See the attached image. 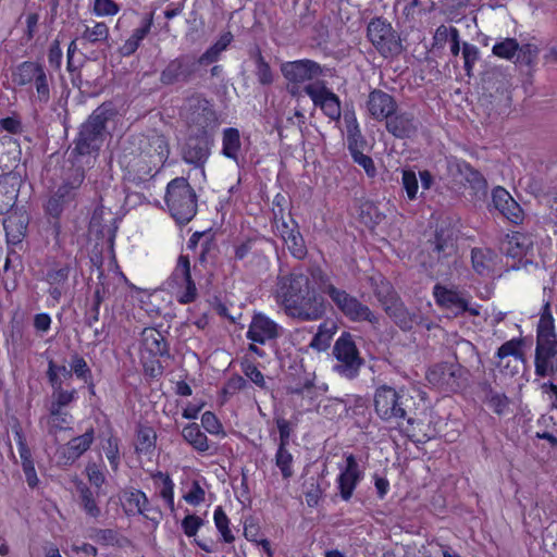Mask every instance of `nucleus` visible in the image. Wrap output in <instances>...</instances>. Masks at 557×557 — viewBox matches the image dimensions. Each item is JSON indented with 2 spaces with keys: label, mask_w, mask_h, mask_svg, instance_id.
I'll list each match as a JSON object with an SVG mask.
<instances>
[{
  "label": "nucleus",
  "mask_w": 557,
  "mask_h": 557,
  "mask_svg": "<svg viewBox=\"0 0 557 557\" xmlns=\"http://www.w3.org/2000/svg\"><path fill=\"white\" fill-rule=\"evenodd\" d=\"M212 134L190 133L183 148V160L195 168H203L211 154Z\"/></svg>",
  "instance_id": "22"
},
{
  "label": "nucleus",
  "mask_w": 557,
  "mask_h": 557,
  "mask_svg": "<svg viewBox=\"0 0 557 557\" xmlns=\"http://www.w3.org/2000/svg\"><path fill=\"white\" fill-rule=\"evenodd\" d=\"M182 115L191 133L211 134L218 124L211 101L199 94L187 98Z\"/></svg>",
  "instance_id": "12"
},
{
  "label": "nucleus",
  "mask_w": 557,
  "mask_h": 557,
  "mask_svg": "<svg viewBox=\"0 0 557 557\" xmlns=\"http://www.w3.org/2000/svg\"><path fill=\"white\" fill-rule=\"evenodd\" d=\"M405 388H396L387 384L375 387L373 407L376 416L385 423L394 424L395 429L410 442L417 443L416 429L420 422L410 417L407 410Z\"/></svg>",
  "instance_id": "2"
},
{
  "label": "nucleus",
  "mask_w": 557,
  "mask_h": 557,
  "mask_svg": "<svg viewBox=\"0 0 557 557\" xmlns=\"http://www.w3.org/2000/svg\"><path fill=\"white\" fill-rule=\"evenodd\" d=\"M290 226L284 219V209L273 210L272 227L276 230L277 235L286 245L289 253L297 260H304L308 255V249L299 231L298 223L292 219Z\"/></svg>",
  "instance_id": "16"
},
{
  "label": "nucleus",
  "mask_w": 557,
  "mask_h": 557,
  "mask_svg": "<svg viewBox=\"0 0 557 557\" xmlns=\"http://www.w3.org/2000/svg\"><path fill=\"white\" fill-rule=\"evenodd\" d=\"M213 520L216 530L222 536V541L227 544H232L235 541V536L230 528L231 521L222 506H216L213 512Z\"/></svg>",
  "instance_id": "55"
},
{
  "label": "nucleus",
  "mask_w": 557,
  "mask_h": 557,
  "mask_svg": "<svg viewBox=\"0 0 557 557\" xmlns=\"http://www.w3.org/2000/svg\"><path fill=\"white\" fill-rule=\"evenodd\" d=\"M536 341H557L555 319L552 313L549 301H546L542 306L540 320L536 326Z\"/></svg>",
  "instance_id": "42"
},
{
  "label": "nucleus",
  "mask_w": 557,
  "mask_h": 557,
  "mask_svg": "<svg viewBox=\"0 0 557 557\" xmlns=\"http://www.w3.org/2000/svg\"><path fill=\"white\" fill-rule=\"evenodd\" d=\"M518 49V40L512 37H506L493 46L492 53L498 59L512 60L516 57Z\"/></svg>",
  "instance_id": "56"
},
{
  "label": "nucleus",
  "mask_w": 557,
  "mask_h": 557,
  "mask_svg": "<svg viewBox=\"0 0 557 557\" xmlns=\"http://www.w3.org/2000/svg\"><path fill=\"white\" fill-rule=\"evenodd\" d=\"M377 299L384 306L386 314L404 331L413 327L416 315L406 308L388 282H382V287L375 289Z\"/></svg>",
  "instance_id": "17"
},
{
  "label": "nucleus",
  "mask_w": 557,
  "mask_h": 557,
  "mask_svg": "<svg viewBox=\"0 0 557 557\" xmlns=\"http://www.w3.org/2000/svg\"><path fill=\"white\" fill-rule=\"evenodd\" d=\"M113 115L114 110L111 107L101 104L88 116L81 125L73 141V157H97L99 154L108 134L107 124Z\"/></svg>",
  "instance_id": "6"
},
{
  "label": "nucleus",
  "mask_w": 557,
  "mask_h": 557,
  "mask_svg": "<svg viewBox=\"0 0 557 557\" xmlns=\"http://www.w3.org/2000/svg\"><path fill=\"white\" fill-rule=\"evenodd\" d=\"M137 149L149 159L152 166L161 169L169 159L170 145L163 134L154 133L139 140Z\"/></svg>",
  "instance_id": "27"
},
{
  "label": "nucleus",
  "mask_w": 557,
  "mask_h": 557,
  "mask_svg": "<svg viewBox=\"0 0 557 557\" xmlns=\"http://www.w3.org/2000/svg\"><path fill=\"white\" fill-rule=\"evenodd\" d=\"M293 455L286 446L278 445L275 454V465L280 469L284 479H289L293 475Z\"/></svg>",
  "instance_id": "58"
},
{
  "label": "nucleus",
  "mask_w": 557,
  "mask_h": 557,
  "mask_svg": "<svg viewBox=\"0 0 557 557\" xmlns=\"http://www.w3.org/2000/svg\"><path fill=\"white\" fill-rule=\"evenodd\" d=\"M12 433L17 445L26 483L30 488H36L39 484V479L35 469V461L33 459L32 450L27 445L23 428L18 421L12 425Z\"/></svg>",
  "instance_id": "29"
},
{
  "label": "nucleus",
  "mask_w": 557,
  "mask_h": 557,
  "mask_svg": "<svg viewBox=\"0 0 557 557\" xmlns=\"http://www.w3.org/2000/svg\"><path fill=\"white\" fill-rule=\"evenodd\" d=\"M524 341L521 337H515L505 342L495 352V358L502 361L507 357H513L517 360H524L523 354Z\"/></svg>",
  "instance_id": "49"
},
{
  "label": "nucleus",
  "mask_w": 557,
  "mask_h": 557,
  "mask_svg": "<svg viewBox=\"0 0 557 557\" xmlns=\"http://www.w3.org/2000/svg\"><path fill=\"white\" fill-rule=\"evenodd\" d=\"M12 82L22 91L29 95L38 104H48L51 99L53 75L39 60H25L12 71Z\"/></svg>",
  "instance_id": "5"
},
{
  "label": "nucleus",
  "mask_w": 557,
  "mask_h": 557,
  "mask_svg": "<svg viewBox=\"0 0 557 557\" xmlns=\"http://www.w3.org/2000/svg\"><path fill=\"white\" fill-rule=\"evenodd\" d=\"M78 399V393L76 388H60L51 392V396L46 407L52 409L67 410L71 404Z\"/></svg>",
  "instance_id": "46"
},
{
  "label": "nucleus",
  "mask_w": 557,
  "mask_h": 557,
  "mask_svg": "<svg viewBox=\"0 0 557 557\" xmlns=\"http://www.w3.org/2000/svg\"><path fill=\"white\" fill-rule=\"evenodd\" d=\"M143 336L141 352L170 357L169 345L160 332L154 329L145 330Z\"/></svg>",
  "instance_id": "41"
},
{
  "label": "nucleus",
  "mask_w": 557,
  "mask_h": 557,
  "mask_svg": "<svg viewBox=\"0 0 557 557\" xmlns=\"http://www.w3.org/2000/svg\"><path fill=\"white\" fill-rule=\"evenodd\" d=\"M106 466L103 463H97L90 461L85 467V474L89 481V483L96 487L101 488L106 483Z\"/></svg>",
  "instance_id": "59"
},
{
  "label": "nucleus",
  "mask_w": 557,
  "mask_h": 557,
  "mask_svg": "<svg viewBox=\"0 0 557 557\" xmlns=\"http://www.w3.org/2000/svg\"><path fill=\"white\" fill-rule=\"evenodd\" d=\"M242 138L239 129L236 127L224 128L222 132V156L238 164Z\"/></svg>",
  "instance_id": "38"
},
{
  "label": "nucleus",
  "mask_w": 557,
  "mask_h": 557,
  "mask_svg": "<svg viewBox=\"0 0 557 557\" xmlns=\"http://www.w3.org/2000/svg\"><path fill=\"white\" fill-rule=\"evenodd\" d=\"M240 370L244 375L251 381L257 387L264 389L267 388V382L263 373L258 369L255 363V359L249 358L245 355L239 361Z\"/></svg>",
  "instance_id": "51"
},
{
  "label": "nucleus",
  "mask_w": 557,
  "mask_h": 557,
  "mask_svg": "<svg viewBox=\"0 0 557 557\" xmlns=\"http://www.w3.org/2000/svg\"><path fill=\"white\" fill-rule=\"evenodd\" d=\"M95 441L96 430L90 425L84 433L73 436L66 443L58 446L55 450L58 466L62 468L74 466L88 450H90Z\"/></svg>",
  "instance_id": "18"
},
{
  "label": "nucleus",
  "mask_w": 557,
  "mask_h": 557,
  "mask_svg": "<svg viewBox=\"0 0 557 557\" xmlns=\"http://www.w3.org/2000/svg\"><path fill=\"white\" fill-rule=\"evenodd\" d=\"M18 191L14 177L9 175L0 177V214L8 213L15 206Z\"/></svg>",
  "instance_id": "40"
},
{
  "label": "nucleus",
  "mask_w": 557,
  "mask_h": 557,
  "mask_svg": "<svg viewBox=\"0 0 557 557\" xmlns=\"http://www.w3.org/2000/svg\"><path fill=\"white\" fill-rule=\"evenodd\" d=\"M119 162L128 180L137 184L153 177L160 170L158 166H152L149 159L137 148L125 152Z\"/></svg>",
  "instance_id": "21"
},
{
  "label": "nucleus",
  "mask_w": 557,
  "mask_h": 557,
  "mask_svg": "<svg viewBox=\"0 0 557 557\" xmlns=\"http://www.w3.org/2000/svg\"><path fill=\"white\" fill-rule=\"evenodd\" d=\"M281 326L262 312H255L246 332V338L259 345L275 341L281 335Z\"/></svg>",
  "instance_id": "24"
},
{
  "label": "nucleus",
  "mask_w": 557,
  "mask_h": 557,
  "mask_svg": "<svg viewBox=\"0 0 557 557\" xmlns=\"http://www.w3.org/2000/svg\"><path fill=\"white\" fill-rule=\"evenodd\" d=\"M470 373L458 362H440L426 372L428 382L441 393L457 394L469 385Z\"/></svg>",
  "instance_id": "9"
},
{
  "label": "nucleus",
  "mask_w": 557,
  "mask_h": 557,
  "mask_svg": "<svg viewBox=\"0 0 557 557\" xmlns=\"http://www.w3.org/2000/svg\"><path fill=\"white\" fill-rule=\"evenodd\" d=\"M153 11L146 13L141 17L139 25L132 30L129 37L125 39L124 42L119 47L117 51L120 55L128 58L139 49L145 38L151 32L153 26Z\"/></svg>",
  "instance_id": "34"
},
{
  "label": "nucleus",
  "mask_w": 557,
  "mask_h": 557,
  "mask_svg": "<svg viewBox=\"0 0 557 557\" xmlns=\"http://www.w3.org/2000/svg\"><path fill=\"white\" fill-rule=\"evenodd\" d=\"M502 258L491 248L475 247L471 250L473 271L482 277H491L499 269Z\"/></svg>",
  "instance_id": "32"
},
{
  "label": "nucleus",
  "mask_w": 557,
  "mask_h": 557,
  "mask_svg": "<svg viewBox=\"0 0 557 557\" xmlns=\"http://www.w3.org/2000/svg\"><path fill=\"white\" fill-rule=\"evenodd\" d=\"M47 408V413L39 418V424L44 426L51 436H57L60 432L71 430L73 416L69 410Z\"/></svg>",
  "instance_id": "35"
},
{
  "label": "nucleus",
  "mask_w": 557,
  "mask_h": 557,
  "mask_svg": "<svg viewBox=\"0 0 557 557\" xmlns=\"http://www.w3.org/2000/svg\"><path fill=\"white\" fill-rule=\"evenodd\" d=\"M433 297L440 308L453 312L456 317L466 312L471 315L479 314L476 309L469 308V301L455 288L437 283L433 287Z\"/></svg>",
  "instance_id": "23"
},
{
  "label": "nucleus",
  "mask_w": 557,
  "mask_h": 557,
  "mask_svg": "<svg viewBox=\"0 0 557 557\" xmlns=\"http://www.w3.org/2000/svg\"><path fill=\"white\" fill-rule=\"evenodd\" d=\"M164 203L171 218L178 225L188 224L197 214L198 196L187 178L171 180L165 187Z\"/></svg>",
  "instance_id": "7"
},
{
  "label": "nucleus",
  "mask_w": 557,
  "mask_h": 557,
  "mask_svg": "<svg viewBox=\"0 0 557 557\" xmlns=\"http://www.w3.org/2000/svg\"><path fill=\"white\" fill-rule=\"evenodd\" d=\"M397 108V101L392 95L381 89H373L369 92L367 109L373 120L383 122L394 113Z\"/></svg>",
  "instance_id": "31"
},
{
  "label": "nucleus",
  "mask_w": 557,
  "mask_h": 557,
  "mask_svg": "<svg viewBox=\"0 0 557 557\" xmlns=\"http://www.w3.org/2000/svg\"><path fill=\"white\" fill-rule=\"evenodd\" d=\"M284 78L294 85H301L324 76L323 66L311 59L286 61L281 64Z\"/></svg>",
  "instance_id": "20"
},
{
  "label": "nucleus",
  "mask_w": 557,
  "mask_h": 557,
  "mask_svg": "<svg viewBox=\"0 0 557 557\" xmlns=\"http://www.w3.org/2000/svg\"><path fill=\"white\" fill-rule=\"evenodd\" d=\"M367 38L384 59H395L404 51L399 34L382 16L373 17L368 23Z\"/></svg>",
  "instance_id": "11"
},
{
  "label": "nucleus",
  "mask_w": 557,
  "mask_h": 557,
  "mask_svg": "<svg viewBox=\"0 0 557 557\" xmlns=\"http://www.w3.org/2000/svg\"><path fill=\"white\" fill-rule=\"evenodd\" d=\"M198 72L196 58L191 54H181L165 65L160 73L162 85L171 86L177 83H188Z\"/></svg>",
  "instance_id": "19"
},
{
  "label": "nucleus",
  "mask_w": 557,
  "mask_h": 557,
  "mask_svg": "<svg viewBox=\"0 0 557 557\" xmlns=\"http://www.w3.org/2000/svg\"><path fill=\"white\" fill-rule=\"evenodd\" d=\"M85 180V173L82 169L73 170L67 174L49 196L44 205V211L47 216L53 219L52 233L58 239L61 234L60 219L64 209L75 200L77 191Z\"/></svg>",
  "instance_id": "8"
},
{
  "label": "nucleus",
  "mask_w": 557,
  "mask_h": 557,
  "mask_svg": "<svg viewBox=\"0 0 557 557\" xmlns=\"http://www.w3.org/2000/svg\"><path fill=\"white\" fill-rule=\"evenodd\" d=\"M492 202L495 209L513 225H521L525 214L522 207L513 199L510 193L502 187L496 186L492 190Z\"/></svg>",
  "instance_id": "25"
},
{
  "label": "nucleus",
  "mask_w": 557,
  "mask_h": 557,
  "mask_svg": "<svg viewBox=\"0 0 557 557\" xmlns=\"http://www.w3.org/2000/svg\"><path fill=\"white\" fill-rule=\"evenodd\" d=\"M76 490L78 492L79 505L84 512L90 518H99L101 515V509L98 506L95 493L91 491V488L86 483L79 482L76 485Z\"/></svg>",
  "instance_id": "44"
},
{
  "label": "nucleus",
  "mask_w": 557,
  "mask_h": 557,
  "mask_svg": "<svg viewBox=\"0 0 557 557\" xmlns=\"http://www.w3.org/2000/svg\"><path fill=\"white\" fill-rule=\"evenodd\" d=\"M110 30L106 22H95L92 26H85L81 39L88 44L106 42L109 39Z\"/></svg>",
  "instance_id": "48"
},
{
  "label": "nucleus",
  "mask_w": 557,
  "mask_h": 557,
  "mask_svg": "<svg viewBox=\"0 0 557 557\" xmlns=\"http://www.w3.org/2000/svg\"><path fill=\"white\" fill-rule=\"evenodd\" d=\"M162 356L141 352V364L144 374L149 379H158L162 376L164 368L160 361Z\"/></svg>",
  "instance_id": "57"
},
{
  "label": "nucleus",
  "mask_w": 557,
  "mask_h": 557,
  "mask_svg": "<svg viewBox=\"0 0 557 557\" xmlns=\"http://www.w3.org/2000/svg\"><path fill=\"white\" fill-rule=\"evenodd\" d=\"M539 49L533 44H519V49L516 54V64L531 66L535 63L537 58Z\"/></svg>",
  "instance_id": "62"
},
{
  "label": "nucleus",
  "mask_w": 557,
  "mask_h": 557,
  "mask_svg": "<svg viewBox=\"0 0 557 557\" xmlns=\"http://www.w3.org/2000/svg\"><path fill=\"white\" fill-rule=\"evenodd\" d=\"M311 278L317 283L320 292L326 295L337 310L351 322H369L377 324V315L361 302L357 297L352 296L345 289L336 287L331 276L320 267L310 271Z\"/></svg>",
  "instance_id": "3"
},
{
  "label": "nucleus",
  "mask_w": 557,
  "mask_h": 557,
  "mask_svg": "<svg viewBox=\"0 0 557 557\" xmlns=\"http://www.w3.org/2000/svg\"><path fill=\"white\" fill-rule=\"evenodd\" d=\"M122 508L126 516L141 515L146 519L156 520L152 513L160 515L154 507L151 506L147 495L141 490L132 488L124 491L121 496Z\"/></svg>",
  "instance_id": "30"
},
{
  "label": "nucleus",
  "mask_w": 557,
  "mask_h": 557,
  "mask_svg": "<svg viewBox=\"0 0 557 557\" xmlns=\"http://www.w3.org/2000/svg\"><path fill=\"white\" fill-rule=\"evenodd\" d=\"M432 251L436 252L438 256L446 252L448 247L453 246L454 243V232L448 226H437L433 238L429 240Z\"/></svg>",
  "instance_id": "47"
},
{
  "label": "nucleus",
  "mask_w": 557,
  "mask_h": 557,
  "mask_svg": "<svg viewBox=\"0 0 557 557\" xmlns=\"http://www.w3.org/2000/svg\"><path fill=\"white\" fill-rule=\"evenodd\" d=\"M421 0H411L408 2L403 10L405 22L409 23L412 27L424 14Z\"/></svg>",
  "instance_id": "64"
},
{
  "label": "nucleus",
  "mask_w": 557,
  "mask_h": 557,
  "mask_svg": "<svg viewBox=\"0 0 557 557\" xmlns=\"http://www.w3.org/2000/svg\"><path fill=\"white\" fill-rule=\"evenodd\" d=\"M462 58H463V69L468 76L472 75L473 67L476 61L480 58V50L476 46L463 42L462 44Z\"/></svg>",
  "instance_id": "63"
},
{
  "label": "nucleus",
  "mask_w": 557,
  "mask_h": 557,
  "mask_svg": "<svg viewBox=\"0 0 557 557\" xmlns=\"http://www.w3.org/2000/svg\"><path fill=\"white\" fill-rule=\"evenodd\" d=\"M332 337L333 331L327 329L326 323H321L309 346L318 351H324L330 346Z\"/></svg>",
  "instance_id": "60"
},
{
  "label": "nucleus",
  "mask_w": 557,
  "mask_h": 557,
  "mask_svg": "<svg viewBox=\"0 0 557 557\" xmlns=\"http://www.w3.org/2000/svg\"><path fill=\"white\" fill-rule=\"evenodd\" d=\"M3 151L0 153V170L12 171L21 160V147L16 139L3 137L1 140Z\"/></svg>",
  "instance_id": "43"
},
{
  "label": "nucleus",
  "mask_w": 557,
  "mask_h": 557,
  "mask_svg": "<svg viewBox=\"0 0 557 557\" xmlns=\"http://www.w3.org/2000/svg\"><path fill=\"white\" fill-rule=\"evenodd\" d=\"M103 451L113 472H117L121 466L120 438L113 434L103 443Z\"/></svg>",
  "instance_id": "53"
},
{
  "label": "nucleus",
  "mask_w": 557,
  "mask_h": 557,
  "mask_svg": "<svg viewBox=\"0 0 557 557\" xmlns=\"http://www.w3.org/2000/svg\"><path fill=\"white\" fill-rule=\"evenodd\" d=\"M386 131L396 138H410L417 132L414 115L398 108L385 121Z\"/></svg>",
  "instance_id": "33"
},
{
  "label": "nucleus",
  "mask_w": 557,
  "mask_h": 557,
  "mask_svg": "<svg viewBox=\"0 0 557 557\" xmlns=\"http://www.w3.org/2000/svg\"><path fill=\"white\" fill-rule=\"evenodd\" d=\"M252 58L256 65L255 74L258 82L264 86L271 85L274 81L273 72L259 48L256 49Z\"/></svg>",
  "instance_id": "54"
},
{
  "label": "nucleus",
  "mask_w": 557,
  "mask_h": 557,
  "mask_svg": "<svg viewBox=\"0 0 557 557\" xmlns=\"http://www.w3.org/2000/svg\"><path fill=\"white\" fill-rule=\"evenodd\" d=\"M305 94L311 99L313 106L331 121L338 124L342 117V102L339 97L326 86L323 81L309 83L304 87Z\"/></svg>",
  "instance_id": "15"
},
{
  "label": "nucleus",
  "mask_w": 557,
  "mask_h": 557,
  "mask_svg": "<svg viewBox=\"0 0 557 557\" xmlns=\"http://www.w3.org/2000/svg\"><path fill=\"white\" fill-rule=\"evenodd\" d=\"M182 436L186 443H188L194 450L198 454L205 455L210 449V442L205 432L198 423L191 422L186 424L182 430Z\"/></svg>",
  "instance_id": "39"
},
{
  "label": "nucleus",
  "mask_w": 557,
  "mask_h": 557,
  "mask_svg": "<svg viewBox=\"0 0 557 557\" xmlns=\"http://www.w3.org/2000/svg\"><path fill=\"white\" fill-rule=\"evenodd\" d=\"M168 284L180 305H189L196 301L198 289L191 276V265L187 255L178 256Z\"/></svg>",
  "instance_id": "13"
},
{
  "label": "nucleus",
  "mask_w": 557,
  "mask_h": 557,
  "mask_svg": "<svg viewBox=\"0 0 557 557\" xmlns=\"http://www.w3.org/2000/svg\"><path fill=\"white\" fill-rule=\"evenodd\" d=\"M276 286V302L287 317L302 322H313L324 317L325 300L318 294L307 274L290 272L278 277Z\"/></svg>",
  "instance_id": "1"
},
{
  "label": "nucleus",
  "mask_w": 557,
  "mask_h": 557,
  "mask_svg": "<svg viewBox=\"0 0 557 557\" xmlns=\"http://www.w3.org/2000/svg\"><path fill=\"white\" fill-rule=\"evenodd\" d=\"M70 366L72 374H74L78 380L84 381V383H86L90 389L95 387L91 369L87 364L84 357L78 354L73 355L71 357Z\"/></svg>",
  "instance_id": "52"
},
{
  "label": "nucleus",
  "mask_w": 557,
  "mask_h": 557,
  "mask_svg": "<svg viewBox=\"0 0 557 557\" xmlns=\"http://www.w3.org/2000/svg\"><path fill=\"white\" fill-rule=\"evenodd\" d=\"M76 269V259L70 256L65 261H48L42 282L47 284V307H55L70 290V277Z\"/></svg>",
  "instance_id": "10"
},
{
  "label": "nucleus",
  "mask_w": 557,
  "mask_h": 557,
  "mask_svg": "<svg viewBox=\"0 0 557 557\" xmlns=\"http://www.w3.org/2000/svg\"><path fill=\"white\" fill-rule=\"evenodd\" d=\"M362 478L363 474L356 457L352 454H349L346 456L345 467L341 469V472L336 478L337 490L343 500L348 502L351 499L354 492Z\"/></svg>",
  "instance_id": "26"
},
{
  "label": "nucleus",
  "mask_w": 557,
  "mask_h": 557,
  "mask_svg": "<svg viewBox=\"0 0 557 557\" xmlns=\"http://www.w3.org/2000/svg\"><path fill=\"white\" fill-rule=\"evenodd\" d=\"M508 255L511 257H520L527 253L531 240L525 233L512 231L507 234Z\"/></svg>",
  "instance_id": "50"
},
{
  "label": "nucleus",
  "mask_w": 557,
  "mask_h": 557,
  "mask_svg": "<svg viewBox=\"0 0 557 557\" xmlns=\"http://www.w3.org/2000/svg\"><path fill=\"white\" fill-rule=\"evenodd\" d=\"M28 219L23 214H11L3 220V228L5 231L9 244H20L26 236Z\"/></svg>",
  "instance_id": "37"
},
{
  "label": "nucleus",
  "mask_w": 557,
  "mask_h": 557,
  "mask_svg": "<svg viewBox=\"0 0 557 557\" xmlns=\"http://www.w3.org/2000/svg\"><path fill=\"white\" fill-rule=\"evenodd\" d=\"M276 247L273 238L253 231L238 236L232 244L233 260L249 273H263L269 270V251Z\"/></svg>",
  "instance_id": "4"
},
{
  "label": "nucleus",
  "mask_w": 557,
  "mask_h": 557,
  "mask_svg": "<svg viewBox=\"0 0 557 557\" xmlns=\"http://www.w3.org/2000/svg\"><path fill=\"white\" fill-rule=\"evenodd\" d=\"M401 186L406 191L408 200L412 201L417 199L419 184L416 172L410 169H405L401 172Z\"/></svg>",
  "instance_id": "61"
},
{
  "label": "nucleus",
  "mask_w": 557,
  "mask_h": 557,
  "mask_svg": "<svg viewBox=\"0 0 557 557\" xmlns=\"http://www.w3.org/2000/svg\"><path fill=\"white\" fill-rule=\"evenodd\" d=\"M534 368L539 377L554 375L557 372V341H536Z\"/></svg>",
  "instance_id": "28"
},
{
  "label": "nucleus",
  "mask_w": 557,
  "mask_h": 557,
  "mask_svg": "<svg viewBox=\"0 0 557 557\" xmlns=\"http://www.w3.org/2000/svg\"><path fill=\"white\" fill-rule=\"evenodd\" d=\"M157 432L148 424L139 423L135 432V453L149 459L157 448Z\"/></svg>",
  "instance_id": "36"
},
{
  "label": "nucleus",
  "mask_w": 557,
  "mask_h": 557,
  "mask_svg": "<svg viewBox=\"0 0 557 557\" xmlns=\"http://www.w3.org/2000/svg\"><path fill=\"white\" fill-rule=\"evenodd\" d=\"M156 485L160 486V497L170 509H174V487L175 484L168 472L157 471L151 475Z\"/></svg>",
  "instance_id": "45"
},
{
  "label": "nucleus",
  "mask_w": 557,
  "mask_h": 557,
  "mask_svg": "<svg viewBox=\"0 0 557 557\" xmlns=\"http://www.w3.org/2000/svg\"><path fill=\"white\" fill-rule=\"evenodd\" d=\"M333 355L339 362L337 370L347 377H356L363 363L352 335L343 332L333 346Z\"/></svg>",
  "instance_id": "14"
}]
</instances>
